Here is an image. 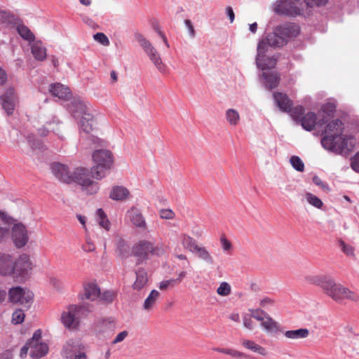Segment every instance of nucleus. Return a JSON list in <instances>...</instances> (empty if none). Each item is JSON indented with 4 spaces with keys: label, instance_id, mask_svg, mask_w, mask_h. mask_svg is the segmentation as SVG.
Here are the masks:
<instances>
[{
    "label": "nucleus",
    "instance_id": "f257e3e1",
    "mask_svg": "<svg viewBox=\"0 0 359 359\" xmlns=\"http://www.w3.org/2000/svg\"><path fill=\"white\" fill-rule=\"evenodd\" d=\"M306 280L311 283L320 285L324 292L337 302L341 303L346 299L357 302L359 299V295L356 292L335 283L332 278L311 276L306 277Z\"/></svg>",
    "mask_w": 359,
    "mask_h": 359
},
{
    "label": "nucleus",
    "instance_id": "f03ea898",
    "mask_svg": "<svg viewBox=\"0 0 359 359\" xmlns=\"http://www.w3.org/2000/svg\"><path fill=\"white\" fill-rule=\"evenodd\" d=\"M166 246L162 243L155 245L153 242L143 239L133 246L132 253L137 257V264H141L147 260L150 256H163L166 253Z\"/></svg>",
    "mask_w": 359,
    "mask_h": 359
},
{
    "label": "nucleus",
    "instance_id": "7ed1b4c3",
    "mask_svg": "<svg viewBox=\"0 0 359 359\" xmlns=\"http://www.w3.org/2000/svg\"><path fill=\"white\" fill-rule=\"evenodd\" d=\"M92 159L94 163L90 170L92 177L100 180L105 176L106 171L111 169L114 163L113 154L107 149H96L92 154Z\"/></svg>",
    "mask_w": 359,
    "mask_h": 359
},
{
    "label": "nucleus",
    "instance_id": "20e7f679",
    "mask_svg": "<svg viewBox=\"0 0 359 359\" xmlns=\"http://www.w3.org/2000/svg\"><path fill=\"white\" fill-rule=\"evenodd\" d=\"M48 351V344L41 341V330H37L34 332L32 337L20 349V357L25 358L29 351L32 358L39 359L46 355Z\"/></svg>",
    "mask_w": 359,
    "mask_h": 359
},
{
    "label": "nucleus",
    "instance_id": "39448f33",
    "mask_svg": "<svg viewBox=\"0 0 359 359\" xmlns=\"http://www.w3.org/2000/svg\"><path fill=\"white\" fill-rule=\"evenodd\" d=\"M72 182L79 184L83 193L87 195L95 194L100 189L98 182L90 177L89 171L83 167L76 168L72 172Z\"/></svg>",
    "mask_w": 359,
    "mask_h": 359
},
{
    "label": "nucleus",
    "instance_id": "423d86ee",
    "mask_svg": "<svg viewBox=\"0 0 359 359\" xmlns=\"http://www.w3.org/2000/svg\"><path fill=\"white\" fill-rule=\"evenodd\" d=\"M355 143L356 140L353 135H341L335 142H332V139L330 137L321 140L322 146L325 149L339 154L351 151L354 148Z\"/></svg>",
    "mask_w": 359,
    "mask_h": 359
},
{
    "label": "nucleus",
    "instance_id": "0eeeda50",
    "mask_svg": "<svg viewBox=\"0 0 359 359\" xmlns=\"http://www.w3.org/2000/svg\"><path fill=\"white\" fill-rule=\"evenodd\" d=\"M135 39L158 71L161 73H165L167 72V67L162 62L159 53L150 41L141 34H136Z\"/></svg>",
    "mask_w": 359,
    "mask_h": 359
},
{
    "label": "nucleus",
    "instance_id": "6e6552de",
    "mask_svg": "<svg viewBox=\"0 0 359 359\" xmlns=\"http://www.w3.org/2000/svg\"><path fill=\"white\" fill-rule=\"evenodd\" d=\"M301 0H280L277 2L274 11L278 14L295 16L302 14L304 5Z\"/></svg>",
    "mask_w": 359,
    "mask_h": 359
},
{
    "label": "nucleus",
    "instance_id": "1a4fd4ad",
    "mask_svg": "<svg viewBox=\"0 0 359 359\" xmlns=\"http://www.w3.org/2000/svg\"><path fill=\"white\" fill-rule=\"evenodd\" d=\"M254 319L261 323V327L267 332L274 333L278 331L279 325L269 314L261 309H250Z\"/></svg>",
    "mask_w": 359,
    "mask_h": 359
},
{
    "label": "nucleus",
    "instance_id": "9d476101",
    "mask_svg": "<svg viewBox=\"0 0 359 359\" xmlns=\"http://www.w3.org/2000/svg\"><path fill=\"white\" fill-rule=\"evenodd\" d=\"M8 298L12 303L29 308L33 299V293L21 287H15L9 290Z\"/></svg>",
    "mask_w": 359,
    "mask_h": 359
},
{
    "label": "nucleus",
    "instance_id": "9b49d317",
    "mask_svg": "<svg viewBox=\"0 0 359 359\" xmlns=\"http://www.w3.org/2000/svg\"><path fill=\"white\" fill-rule=\"evenodd\" d=\"M65 359H88L85 346L78 341L69 340L63 348Z\"/></svg>",
    "mask_w": 359,
    "mask_h": 359
},
{
    "label": "nucleus",
    "instance_id": "f8f14e48",
    "mask_svg": "<svg viewBox=\"0 0 359 359\" xmlns=\"http://www.w3.org/2000/svg\"><path fill=\"white\" fill-rule=\"evenodd\" d=\"M116 323L111 318L102 319L98 320L95 326L96 337L100 339H108L115 332Z\"/></svg>",
    "mask_w": 359,
    "mask_h": 359
},
{
    "label": "nucleus",
    "instance_id": "ddd939ff",
    "mask_svg": "<svg viewBox=\"0 0 359 359\" xmlns=\"http://www.w3.org/2000/svg\"><path fill=\"white\" fill-rule=\"evenodd\" d=\"M81 307L76 305H71L67 311L62 312L61 315V321L64 326L69 329H75L79 325V320L76 317Z\"/></svg>",
    "mask_w": 359,
    "mask_h": 359
},
{
    "label": "nucleus",
    "instance_id": "4468645a",
    "mask_svg": "<svg viewBox=\"0 0 359 359\" xmlns=\"http://www.w3.org/2000/svg\"><path fill=\"white\" fill-rule=\"evenodd\" d=\"M13 267V275L20 276L27 273L32 269V263L27 255L22 254L17 259L14 257Z\"/></svg>",
    "mask_w": 359,
    "mask_h": 359
},
{
    "label": "nucleus",
    "instance_id": "2eb2a0df",
    "mask_svg": "<svg viewBox=\"0 0 359 359\" xmlns=\"http://www.w3.org/2000/svg\"><path fill=\"white\" fill-rule=\"evenodd\" d=\"M3 109L8 116L13 114L15 103L18 101L17 95L13 88L6 90L4 95L0 97Z\"/></svg>",
    "mask_w": 359,
    "mask_h": 359
},
{
    "label": "nucleus",
    "instance_id": "dca6fc26",
    "mask_svg": "<svg viewBox=\"0 0 359 359\" xmlns=\"http://www.w3.org/2000/svg\"><path fill=\"white\" fill-rule=\"evenodd\" d=\"M344 131V123L340 119H334L329 122L324 130L325 135L323 138L330 137L332 142L338 140Z\"/></svg>",
    "mask_w": 359,
    "mask_h": 359
},
{
    "label": "nucleus",
    "instance_id": "f3484780",
    "mask_svg": "<svg viewBox=\"0 0 359 359\" xmlns=\"http://www.w3.org/2000/svg\"><path fill=\"white\" fill-rule=\"evenodd\" d=\"M12 239L17 248L24 247L28 241L27 231L22 224H15L12 228Z\"/></svg>",
    "mask_w": 359,
    "mask_h": 359
},
{
    "label": "nucleus",
    "instance_id": "a211bd4d",
    "mask_svg": "<svg viewBox=\"0 0 359 359\" xmlns=\"http://www.w3.org/2000/svg\"><path fill=\"white\" fill-rule=\"evenodd\" d=\"M52 172L53 175L60 181L70 184L72 182V172H70L69 168L60 163L52 164Z\"/></svg>",
    "mask_w": 359,
    "mask_h": 359
},
{
    "label": "nucleus",
    "instance_id": "6ab92c4d",
    "mask_svg": "<svg viewBox=\"0 0 359 359\" xmlns=\"http://www.w3.org/2000/svg\"><path fill=\"white\" fill-rule=\"evenodd\" d=\"M327 121L326 117H323V118L317 121L316 114L313 112H308L300 121L302 127L308 131L313 130L316 125H318L320 126H323L327 123Z\"/></svg>",
    "mask_w": 359,
    "mask_h": 359
},
{
    "label": "nucleus",
    "instance_id": "aec40b11",
    "mask_svg": "<svg viewBox=\"0 0 359 359\" xmlns=\"http://www.w3.org/2000/svg\"><path fill=\"white\" fill-rule=\"evenodd\" d=\"M276 29L282 38L285 39V44L290 39L297 36L300 31L299 26L292 23L279 25L276 27Z\"/></svg>",
    "mask_w": 359,
    "mask_h": 359
},
{
    "label": "nucleus",
    "instance_id": "412c9836",
    "mask_svg": "<svg viewBox=\"0 0 359 359\" xmlns=\"http://www.w3.org/2000/svg\"><path fill=\"white\" fill-rule=\"evenodd\" d=\"M14 257L10 255L0 254V276H7L13 273Z\"/></svg>",
    "mask_w": 359,
    "mask_h": 359
},
{
    "label": "nucleus",
    "instance_id": "4be33fe9",
    "mask_svg": "<svg viewBox=\"0 0 359 359\" xmlns=\"http://www.w3.org/2000/svg\"><path fill=\"white\" fill-rule=\"evenodd\" d=\"M68 109L75 117H82L86 113H89L87 105L80 98H74L68 104Z\"/></svg>",
    "mask_w": 359,
    "mask_h": 359
},
{
    "label": "nucleus",
    "instance_id": "5701e85b",
    "mask_svg": "<svg viewBox=\"0 0 359 359\" xmlns=\"http://www.w3.org/2000/svg\"><path fill=\"white\" fill-rule=\"evenodd\" d=\"M100 294V289L95 281H89L83 285V296L86 299L95 301Z\"/></svg>",
    "mask_w": 359,
    "mask_h": 359
},
{
    "label": "nucleus",
    "instance_id": "b1692460",
    "mask_svg": "<svg viewBox=\"0 0 359 359\" xmlns=\"http://www.w3.org/2000/svg\"><path fill=\"white\" fill-rule=\"evenodd\" d=\"M128 217L133 224L136 227L147 229V225L145 219L139 209L133 207L129 211H128Z\"/></svg>",
    "mask_w": 359,
    "mask_h": 359
},
{
    "label": "nucleus",
    "instance_id": "393cba45",
    "mask_svg": "<svg viewBox=\"0 0 359 359\" xmlns=\"http://www.w3.org/2000/svg\"><path fill=\"white\" fill-rule=\"evenodd\" d=\"M49 90L53 95L60 99L67 100L71 95L69 88L60 83H52L50 86Z\"/></svg>",
    "mask_w": 359,
    "mask_h": 359
},
{
    "label": "nucleus",
    "instance_id": "a878e982",
    "mask_svg": "<svg viewBox=\"0 0 359 359\" xmlns=\"http://www.w3.org/2000/svg\"><path fill=\"white\" fill-rule=\"evenodd\" d=\"M96 121L90 113H86L81 117L80 127L82 131L90 133L95 128Z\"/></svg>",
    "mask_w": 359,
    "mask_h": 359
},
{
    "label": "nucleus",
    "instance_id": "bb28decb",
    "mask_svg": "<svg viewBox=\"0 0 359 359\" xmlns=\"http://www.w3.org/2000/svg\"><path fill=\"white\" fill-rule=\"evenodd\" d=\"M136 279L133 285L135 290L143 289L147 284L149 278L147 271L143 268H140L136 272Z\"/></svg>",
    "mask_w": 359,
    "mask_h": 359
},
{
    "label": "nucleus",
    "instance_id": "cd10ccee",
    "mask_svg": "<svg viewBox=\"0 0 359 359\" xmlns=\"http://www.w3.org/2000/svg\"><path fill=\"white\" fill-rule=\"evenodd\" d=\"M160 296V292L158 290H152L143 303V310L147 312L153 311Z\"/></svg>",
    "mask_w": 359,
    "mask_h": 359
},
{
    "label": "nucleus",
    "instance_id": "c85d7f7f",
    "mask_svg": "<svg viewBox=\"0 0 359 359\" xmlns=\"http://www.w3.org/2000/svg\"><path fill=\"white\" fill-rule=\"evenodd\" d=\"M273 97L280 110L286 112H289V111H290L291 107L292 106V102L287 95L281 93H276L273 95Z\"/></svg>",
    "mask_w": 359,
    "mask_h": 359
},
{
    "label": "nucleus",
    "instance_id": "c756f323",
    "mask_svg": "<svg viewBox=\"0 0 359 359\" xmlns=\"http://www.w3.org/2000/svg\"><path fill=\"white\" fill-rule=\"evenodd\" d=\"M240 342L242 346L248 350H250L254 353H259L262 355H266V348L252 340L243 338L240 339Z\"/></svg>",
    "mask_w": 359,
    "mask_h": 359
},
{
    "label": "nucleus",
    "instance_id": "7c9ffc66",
    "mask_svg": "<svg viewBox=\"0 0 359 359\" xmlns=\"http://www.w3.org/2000/svg\"><path fill=\"white\" fill-rule=\"evenodd\" d=\"M310 332L307 328L287 330L283 333L284 337L288 339L297 340L307 338Z\"/></svg>",
    "mask_w": 359,
    "mask_h": 359
},
{
    "label": "nucleus",
    "instance_id": "2f4dec72",
    "mask_svg": "<svg viewBox=\"0 0 359 359\" xmlns=\"http://www.w3.org/2000/svg\"><path fill=\"white\" fill-rule=\"evenodd\" d=\"M130 196L129 191L124 187L115 186L111 189L109 194L110 198L114 201H123Z\"/></svg>",
    "mask_w": 359,
    "mask_h": 359
},
{
    "label": "nucleus",
    "instance_id": "473e14b6",
    "mask_svg": "<svg viewBox=\"0 0 359 359\" xmlns=\"http://www.w3.org/2000/svg\"><path fill=\"white\" fill-rule=\"evenodd\" d=\"M31 50L34 58L39 61H43L46 57V48L41 41H35L31 46Z\"/></svg>",
    "mask_w": 359,
    "mask_h": 359
},
{
    "label": "nucleus",
    "instance_id": "72a5a7b5",
    "mask_svg": "<svg viewBox=\"0 0 359 359\" xmlns=\"http://www.w3.org/2000/svg\"><path fill=\"white\" fill-rule=\"evenodd\" d=\"M277 59L274 57H256V65L257 66L262 69H271L276 67Z\"/></svg>",
    "mask_w": 359,
    "mask_h": 359
},
{
    "label": "nucleus",
    "instance_id": "f704fd0d",
    "mask_svg": "<svg viewBox=\"0 0 359 359\" xmlns=\"http://www.w3.org/2000/svg\"><path fill=\"white\" fill-rule=\"evenodd\" d=\"M266 38L271 47H281L285 45V39L282 38L276 28L273 29V32L269 33Z\"/></svg>",
    "mask_w": 359,
    "mask_h": 359
},
{
    "label": "nucleus",
    "instance_id": "c9c22d12",
    "mask_svg": "<svg viewBox=\"0 0 359 359\" xmlns=\"http://www.w3.org/2000/svg\"><path fill=\"white\" fill-rule=\"evenodd\" d=\"M263 78L266 81V87L269 89H273L277 87L279 80L280 74L277 72H272L270 74L262 73Z\"/></svg>",
    "mask_w": 359,
    "mask_h": 359
},
{
    "label": "nucleus",
    "instance_id": "e433bc0d",
    "mask_svg": "<svg viewBox=\"0 0 359 359\" xmlns=\"http://www.w3.org/2000/svg\"><path fill=\"white\" fill-rule=\"evenodd\" d=\"M181 242L184 248L191 252H194L198 247L196 241L187 234H182L181 236Z\"/></svg>",
    "mask_w": 359,
    "mask_h": 359
},
{
    "label": "nucleus",
    "instance_id": "4c0bfd02",
    "mask_svg": "<svg viewBox=\"0 0 359 359\" xmlns=\"http://www.w3.org/2000/svg\"><path fill=\"white\" fill-rule=\"evenodd\" d=\"M225 117L229 125L236 126L238 125L241 117L238 111L234 109H229L226 111Z\"/></svg>",
    "mask_w": 359,
    "mask_h": 359
},
{
    "label": "nucleus",
    "instance_id": "58836bf2",
    "mask_svg": "<svg viewBox=\"0 0 359 359\" xmlns=\"http://www.w3.org/2000/svg\"><path fill=\"white\" fill-rule=\"evenodd\" d=\"M96 215L100 226L108 231L109 229L110 222L103 210L101 208L97 209Z\"/></svg>",
    "mask_w": 359,
    "mask_h": 359
},
{
    "label": "nucleus",
    "instance_id": "ea45409f",
    "mask_svg": "<svg viewBox=\"0 0 359 359\" xmlns=\"http://www.w3.org/2000/svg\"><path fill=\"white\" fill-rule=\"evenodd\" d=\"M18 34L23 38L25 40L32 41L34 40V35L32 33L30 29L25 26L20 25L17 28Z\"/></svg>",
    "mask_w": 359,
    "mask_h": 359
},
{
    "label": "nucleus",
    "instance_id": "a19ab883",
    "mask_svg": "<svg viewBox=\"0 0 359 359\" xmlns=\"http://www.w3.org/2000/svg\"><path fill=\"white\" fill-rule=\"evenodd\" d=\"M195 252L197 253L198 257L210 264L213 263V258L209 252L204 247L198 246Z\"/></svg>",
    "mask_w": 359,
    "mask_h": 359
},
{
    "label": "nucleus",
    "instance_id": "79ce46f5",
    "mask_svg": "<svg viewBox=\"0 0 359 359\" xmlns=\"http://www.w3.org/2000/svg\"><path fill=\"white\" fill-rule=\"evenodd\" d=\"M269 47H271L268 43L266 38L262 39L257 45V55L256 57H265L266 53L268 51Z\"/></svg>",
    "mask_w": 359,
    "mask_h": 359
},
{
    "label": "nucleus",
    "instance_id": "37998d69",
    "mask_svg": "<svg viewBox=\"0 0 359 359\" xmlns=\"http://www.w3.org/2000/svg\"><path fill=\"white\" fill-rule=\"evenodd\" d=\"M305 198L308 203L316 208H321L323 203L322 201L311 193H306Z\"/></svg>",
    "mask_w": 359,
    "mask_h": 359
},
{
    "label": "nucleus",
    "instance_id": "c03bdc74",
    "mask_svg": "<svg viewBox=\"0 0 359 359\" xmlns=\"http://www.w3.org/2000/svg\"><path fill=\"white\" fill-rule=\"evenodd\" d=\"M116 297V292L112 290H107L104 291V292L101 293L98 297L100 301L105 303V304H109L111 303L114 298Z\"/></svg>",
    "mask_w": 359,
    "mask_h": 359
},
{
    "label": "nucleus",
    "instance_id": "a18cd8bd",
    "mask_svg": "<svg viewBox=\"0 0 359 359\" xmlns=\"http://www.w3.org/2000/svg\"><path fill=\"white\" fill-rule=\"evenodd\" d=\"M231 287L226 282H222L217 289V293L219 296L226 297L231 294Z\"/></svg>",
    "mask_w": 359,
    "mask_h": 359
},
{
    "label": "nucleus",
    "instance_id": "49530a36",
    "mask_svg": "<svg viewBox=\"0 0 359 359\" xmlns=\"http://www.w3.org/2000/svg\"><path fill=\"white\" fill-rule=\"evenodd\" d=\"M290 115L292 118L295 121H301L302 118L304 116L303 114L304 113V109L302 106H297L294 108L291 107Z\"/></svg>",
    "mask_w": 359,
    "mask_h": 359
},
{
    "label": "nucleus",
    "instance_id": "de8ad7c7",
    "mask_svg": "<svg viewBox=\"0 0 359 359\" xmlns=\"http://www.w3.org/2000/svg\"><path fill=\"white\" fill-rule=\"evenodd\" d=\"M290 163L296 170L299 172H303L304 170V164L299 156H292L290 158Z\"/></svg>",
    "mask_w": 359,
    "mask_h": 359
},
{
    "label": "nucleus",
    "instance_id": "09e8293b",
    "mask_svg": "<svg viewBox=\"0 0 359 359\" xmlns=\"http://www.w3.org/2000/svg\"><path fill=\"white\" fill-rule=\"evenodd\" d=\"M336 109V106L333 103L328 102L322 106L320 112L327 115V116H331L334 114Z\"/></svg>",
    "mask_w": 359,
    "mask_h": 359
},
{
    "label": "nucleus",
    "instance_id": "8fccbe9b",
    "mask_svg": "<svg viewBox=\"0 0 359 359\" xmlns=\"http://www.w3.org/2000/svg\"><path fill=\"white\" fill-rule=\"evenodd\" d=\"M177 285V280H175V278H171L169 280H163L159 283L158 287L161 290L164 291L168 289L169 287H174Z\"/></svg>",
    "mask_w": 359,
    "mask_h": 359
},
{
    "label": "nucleus",
    "instance_id": "3c124183",
    "mask_svg": "<svg viewBox=\"0 0 359 359\" xmlns=\"http://www.w3.org/2000/svg\"><path fill=\"white\" fill-rule=\"evenodd\" d=\"M250 314H246L243 318V323L245 327H246L248 330H253L255 327V324L252 320V318H254L252 316V313L250 312Z\"/></svg>",
    "mask_w": 359,
    "mask_h": 359
},
{
    "label": "nucleus",
    "instance_id": "603ef678",
    "mask_svg": "<svg viewBox=\"0 0 359 359\" xmlns=\"http://www.w3.org/2000/svg\"><path fill=\"white\" fill-rule=\"evenodd\" d=\"M159 216L163 219H173L175 217V213L171 209H161Z\"/></svg>",
    "mask_w": 359,
    "mask_h": 359
},
{
    "label": "nucleus",
    "instance_id": "864d4df0",
    "mask_svg": "<svg viewBox=\"0 0 359 359\" xmlns=\"http://www.w3.org/2000/svg\"><path fill=\"white\" fill-rule=\"evenodd\" d=\"M25 313L21 309L16 310L12 316V322L14 324H20L24 321Z\"/></svg>",
    "mask_w": 359,
    "mask_h": 359
},
{
    "label": "nucleus",
    "instance_id": "5fc2aeb1",
    "mask_svg": "<svg viewBox=\"0 0 359 359\" xmlns=\"http://www.w3.org/2000/svg\"><path fill=\"white\" fill-rule=\"evenodd\" d=\"M93 38L96 41L104 46H108L109 44V41L107 36L103 33L98 32L94 34Z\"/></svg>",
    "mask_w": 359,
    "mask_h": 359
},
{
    "label": "nucleus",
    "instance_id": "6e6d98bb",
    "mask_svg": "<svg viewBox=\"0 0 359 359\" xmlns=\"http://www.w3.org/2000/svg\"><path fill=\"white\" fill-rule=\"evenodd\" d=\"M327 1L328 0H304L306 6L309 8L325 6Z\"/></svg>",
    "mask_w": 359,
    "mask_h": 359
},
{
    "label": "nucleus",
    "instance_id": "4d7b16f0",
    "mask_svg": "<svg viewBox=\"0 0 359 359\" xmlns=\"http://www.w3.org/2000/svg\"><path fill=\"white\" fill-rule=\"evenodd\" d=\"M220 242L222 245V250L225 252H229L232 249L231 243L226 238V236H222L220 238Z\"/></svg>",
    "mask_w": 359,
    "mask_h": 359
},
{
    "label": "nucleus",
    "instance_id": "13d9d810",
    "mask_svg": "<svg viewBox=\"0 0 359 359\" xmlns=\"http://www.w3.org/2000/svg\"><path fill=\"white\" fill-rule=\"evenodd\" d=\"M275 300L270 297H264L260 300L259 305L264 309H269L270 306L274 305Z\"/></svg>",
    "mask_w": 359,
    "mask_h": 359
},
{
    "label": "nucleus",
    "instance_id": "bf43d9fd",
    "mask_svg": "<svg viewBox=\"0 0 359 359\" xmlns=\"http://www.w3.org/2000/svg\"><path fill=\"white\" fill-rule=\"evenodd\" d=\"M313 182L316 185L320 187L323 190L325 191H328L330 190L328 185L323 182L319 177L314 176L313 177Z\"/></svg>",
    "mask_w": 359,
    "mask_h": 359
},
{
    "label": "nucleus",
    "instance_id": "052dcab7",
    "mask_svg": "<svg viewBox=\"0 0 359 359\" xmlns=\"http://www.w3.org/2000/svg\"><path fill=\"white\" fill-rule=\"evenodd\" d=\"M227 355L234 358H243L246 357L245 353L232 348H228Z\"/></svg>",
    "mask_w": 359,
    "mask_h": 359
},
{
    "label": "nucleus",
    "instance_id": "680f3d73",
    "mask_svg": "<svg viewBox=\"0 0 359 359\" xmlns=\"http://www.w3.org/2000/svg\"><path fill=\"white\" fill-rule=\"evenodd\" d=\"M128 335V332L126 330L122 331L120 332L111 341L112 344H116L123 341Z\"/></svg>",
    "mask_w": 359,
    "mask_h": 359
},
{
    "label": "nucleus",
    "instance_id": "e2e57ef3",
    "mask_svg": "<svg viewBox=\"0 0 359 359\" xmlns=\"http://www.w3.org/2000/svg\"><path fill=\"white\" fill-rule=\"evenodd\" d=\"M341 246L342 251L348 256L353 255V249L350 245H347L345 244L344 242H341Z\"/></svg>",
    "mask_w": 359,
    "mask_h": 359
},
{
    "label": "nucleus",
    "instance_id": "0e129e2a",
    "mask_svg": "<svg viewBox=\"0 0 359 359\" xmlns=\"http://www.w3.org/2000/svg\"><path fill=\"white\" fill-rule=\"evenodd\" d=\"M351 168L355 171L359 172V153L355 155L352 158Z\"/></svg>",
    "mask_w": 359,
    "mask_h": 359
},
{
    "label": "nucleus",
    "instance_id": "69168bd1",
    "mask_svg": "<svg viewBox=\"0 0 359 359\" xmlns=\"http://www.w3.org/2000/svg\"><path fill=\"white\" fill-rule=\"evenodd\" d=\"M184 22L189 31L190 36L194 37L195 36V30L191 20H186Z\"/></svg>",
    "mask_w": 359,
    "mask_h": 359
},
{
    "label": "nucleus",
    "instance_id": "338daca9",
    "mask_svg": "<svg viewBox=\"0 0 359 359\" xmlns=\"http://www.w3.org/2000/svg\"><path fill=\"white\" fill-rule=\"evenodd\" d=\"M89 140L92 142L93 145H95V148H96L97 146L102 145V141L100 138L95 136L90 137Z\"/></svg>",
    "mask_w": 359,
    "mask_h": 359
},
{
    "label": "nucleus",
    "instance_id": "774afa93",
    "mask_svg": "<svg viewBox=\"0 0 359 359\" xmlns=\"http://www.w3.org/2000/svg\"><path fill=\"white\" fill-rule=\"evenodd\" d=\"M226 14L229 18L230 22H233L234 20L235 15L234 12L231 6H227L226 8Z\"/></svg>",
    "mask_w": 359,
    "mask_h": 359
}]
</instances>
